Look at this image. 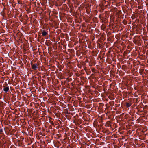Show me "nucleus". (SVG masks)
<instances>
[{"label": "nucleus", "mask_w": 148, "mask_h": 148, "mask_svg": "<svg viewBox=\"0 0 148 148\" xmlns=\"http://www.w3.org/2000/svg\"><path fill=\"white\" fill-rule=\"evenodd\" d=\"M102 117L99 118L97 122V130L101 134L102 132L101 127H102Z\"/></svg>", "instance_id": "nucleus-1"}, {"label": "nucleus", "mask_w": 148, "mask_h": 148, "mask_svg": "<svg viewBox=\"0 0 148 148\" xmlns=\"http://www.w3.org/2000/svg\"><path fill=\"white\" fill-rule=\"evenodd\" d=\"M102 88L103 89L104 93L102 92V98L105 97L106 96H107V89L106 86L102 85Z\"/></svg>", "instance_id": "nucleus-2"}, {"label": "nucleus", "mask_w": 148, "mask_h": 148, "mask_svg": "<svg viewBox=\"0 0 148 148\" xmlns=\"http://www.w3.org/2000/svg\"><path fill=\"white\" fill-rule=\"evenodd\" d=\"M97 71L98 72V73L99 74V78H98L99 80H98V82L99 83V84L100 83V85H101V76H102V74L101 73V69H98Z\"/></svg>", "instance_id": "nucleus-3"}, {"label": "nucleus", "mask_w": 148, "mask_h": 148, "mask_svg": "<svg viewBox=\"0 0 148 148\" xmlns=\"http://www.w3.org/2000/svg\"><path fill=\"white\" fill-rule=\"evenodd\" d=\"M108 69H106V68H102V77L108 73Z\"/></svg>", "instance_id": "nucleus-4"}, {"label": "nucleus", "mask_w": 148, "mask_h": 148, "mask_svg": "<svg viewBox=\"0 0 148 148\" xmlns=\"http://www.w3.org/2000/svg\"><path fill=\"white\" fill-rule=\"evenodd\" d=\"M116 14L118 15L119 17L120 16L121 17H122L123 16L124 14H123L121 10H117L116 12Z\"/></svg>", "instance_id": "nucleus-5"}, {"label": "nucleus", "mask_w": 148, "mask_h": 148, "mask_svg": "<svg viewBox=\"0 0 148 148\" xmlns=\"http://www.w3.org/2000/svg\"><path fill=\"white\" fill-rule=\"evenodd\" d=\"M31 67L32 69L34 70H36L38 68V65L36 64H31Z\"/></svg>", "instance_id": "nucleus-6"}, {"label": "nucleus", "mask_w": 148, "mask_h": 148, "mask_svg": "<svg viewBox=\"0 0 148 148\" xmlns=\"http://www.w3.org/2000/svg\"><path fill=\"white\" fill-rule=\"evenodd\" d=\"M47 32V31H46L45 30H43L42 32V35L43 36H45L48 34Z\"/></svg>", "instance_id": "nucleus-7"}, {"label": "nucleus", "mask_w": 148, "mask_h": 148, "mask_svg": "<svg viewBox=\"0 0 148 148\" xmlns=\"http://www.w3.org/2000/svg\"><path fill=\"white\" fill-rule=\"evenodd\" d=\"M102 40H105L106 39V34L104 32H102Z\"/></svg>", "instance_id": "nucleus-8"}, {"label": "nucleus", "mask_w": 148, "mask_h": 148, "mask_svg": "<svg viewBox=\"0 0 148 148\" xmlns=\"http://www.w3.org/2000/svg\"><path fill=\"white\" fill-rule=\"evenodd\" d=\"M9 89V87H8V86L6 87H4L3 89V90L5 92H7L8 91Z\"/></svg>", "instance_id": "nucleus-9"}, {"label": "nucleus", "mask_w": 148, "mask_h": 148, "mask_svg": "<svg viewBox=\"0 0 148 148\" xmlns=\"http://www.w3.org/2000/svg\"><path fill=\"white\" fill-rule=\"evenodd\" d=\"M132 105V103L130 102H126V106L127 108H129Z\"/></svg>", "instance_id": "nucleus-10"}, {"label": "nucleus", "mask_w": 148, "mask_h": 148, "mask_svg": "<svg viewBox=\"0 0 148 148\" xmlns=\"http://www.w3.org/2000/svg\"><path fill=\"white\" fill-rule=\"evenodd\" d=\"M138 10H136V11L135 12V13L136 14L135 15V18H137V17L138 16V15L140 13V12H139V13H138V11H137Z\"/></svg>", "instance_id": "nucleus-11"}, {"label": "nucleus", "mask_w": 148, "mask_h": 148, "mask_svg": "<svg viewBox=\"0 0 148 148\" xmlns=\"http://www.w3.org/2000/svg\"><path fill=\"white\" fill-rule=\"evenodd\" d=\"M104 110V109L102 107V120L103 119V116H105L106 115V114L105 113H107V114H108V112H103V111Z\"/></svg>", "instance_id": "nucleus-12"}, {"label": "nucleus", "mask_w": 148, "mask_h": 148, "mask_svg": "<svg viewBox=\"0 0 148 148\" xmlns=\"http://www.w3.org/2000/svg\"><path fill=\"white\" fill-rule=\"evenodd\" d=\"M6 13L4 11V10H3V11L1 12V15L3 16H4L6 14Z\"/></svg>", "instance_id": "nucleus-13"}, {"label": "nucleus", "mask_w": 148, "mask_h": 148, "mask_svg": "<svg viewBox=\"0 0 148 148\" xmlns=\"http://www.w3.org/2000/svg\"><path fill=\"white\" fill-rule=\"evenodd\" d=\"M86 11L88 14L91 15L92 13H91L90 10H86Z\"/></svg>", "instance_id": "nucleus-14"}, {"label": "nucleus", "mask_w": 148, "mask_h": 148, "mask_svg": "<svg viewBox=\"0 0 148 148\" xmlns=\"http://www.w3.org/2000/svg\"><path fill=\"white\" fill-rule=\"evenodd\" d=\"M105 113L106 114V115L105 116H103V119H106L108 117L107 113Z\"/></svg>", "instance_id": "nucleus-15"}, {"label": "nucleus", "mask_w": 148, "mask_h": 148, "mask_svg": "<svg viewBox=\"0 0 148 148\" xmlns=\"http://www.w3.org/2000/svg\"><path fill=\"white\" fill-rule=\"evenodd\" d=\"M100 59L101 61V60L102 59V58H101V54H99L98 56V59Z\"/></svg>", "instance_id": "nucleus-16"}, {"label": "nucleus", "mask_w": 148, "mask_h": 148, "mask_svg": "<svg viewBox=\"0 0 148 148\" xmlns=\"http://www.w3.org/2000/svg\"><path fill=\"white\" fill-rule=\"evenodd\" d=\"M102 30H104V29L106 28V27H105V25L104 24H102Z\"/></svg>", "instance_id": "nucleus-17"}, {"label": "nucleus", "mask_w": 148, "mask_h": 148, "mask_svg": "<svg viewBox=\"0 0 148 148\" xmlns=\"http://www.w3.org/2000/svg\"><path fill=\"white\" fill-rule=\"evenodd\" d=\"M102 66L105 64V62H104V60L102 58Z\"/></svg>", "instance_id": "nucleus-18"}, {"label": "nucleus", "mask_w": 148, "mask_h": 148, "mask_svg": "<svg viewBox=\"0 0 148 148\" xmlns=\"http://www.w3.org/2000/svg\"><path fill=\"white\" fill-rule=\"evenodd\" d=\"M103 43L102 42V52H103L104 51V49L105 48H104L103 47L104 46H103Z\"/></svg>", "instance_id": "nucleus-19"}, {"label": "nucleus", "mask_w": 148, "mask_h": 148, "mask_svg": "<svg viewBox=\"0 0 148 148\" xmlns=\"http://www.w3.org/2000/svg\"><path fill=\"white\" fill-rule=\"evenodd\" d=\"M3 132V130L2 129H0V133H2Z\"/></svg>", "instance_id": "nucleus-20"}, {"label": "nucleus", "mask_w": 148, "mask_h": 148, "mask_svg": "<svg viewBox=\"0 0 148 148\" xmlns=\"http://www.w3.org/2000/svg\"><path fill=\"white\" fill-rule=\"evenodd\" d=\"M102 132H105V131L104 130H103V127H102Z\"/></svg>", "instance_id": "nucleus-21"}, {"label": "nucleus", "mask_w": 148, "mask_h": 148, "mask_svg": "<svg viewBox=\"0 0 148 148\" xmlns=\"http://www.w3.org/2000/svg\"><path fill=\"white\" fill-rule=\"evenodd\" d=\"M99 47L100 48H101V45L100 44H99Z\"/></svg>", "instance_id": "nucleus-22"}, {"label": "nucleus", "mask_w": 148, "mask_h": 148, "mask_svg": "<svg viewBox=\"0 0 148 148\" xmlns=\"http://www.w3.org/2000/svg\"><path fill=\"white\" fill-rule=\"evenodd\" d=\"M97 147L99 148V147H101L100 146V145H97Z\"/></svg>", "instance_id": "nucleus-23"}, {"label": "nucleus", "mask_w": 148, "mask_h": 148, "mask_svg": "<svg viewBox=\"0 0 148 148\" xmlns=\"http://www.w3.org/2000/svg\"><path fill=\"white\" fill-rule=\"evenodd\" d=\"M55 10V11H53V13H54L55 14H57L56 12V13H55V10Z\"/></svg>", "instance_id": "nucleus-24"}, {"label": "nucleus", "mask_w": 148, "mask_h": 148, "mask_svg": "<svg viewBox=\"0 0 148 148\" xmlns=\"http://www.w3.org/2000/svg\"><path fill=\"white\" fill-rule=\"evenodd\" d=\"M103 1H105V0H102V3L103 2Z\"/></svg>", "instance_id": "nucleus-25"}, {"label": "nucleus", "mask_w": 148, "mask_h": 148, "mask_svg": "<svg viewBox=\"0 0 148 148\" xmlns=\"http://www.w3.org/2000/svg\"><path fill=\"white\" fill-rule=\"evenodd\" d=\"M100 28L102 29V25L100 26Z\"/></svg>", "instance_id": "nucleus-26"}, {"label": "nucleus", "mask_w": 148, "mask_h": 148, "mask_svg": "<svg viewBox=\"0 0 148 148\" xmlns=\"http://www.w3.org/2000/svg\"><path fill=\"white\" fill-rule=\"evenodd\" d=\"M100 28L102 29V25L100 26Z\"/></svg>", "instance_id": "nucleus-27"}, {"label": "nucleus", "mask_w": 148, "mask_h": 148, "mask_svg": "<svg viewBox=\"0 0 148 148\" xmlns=\"http://www.w3.org/2000/svg\"><path fill=\"white\" fill-rule=\"evenodd\" d=\"M124 10H123V13H125V11H124Z\"/></svg>", "instance_id": "nucleus-28"}, {"label": "nucleus", "mask_w": 148, "mask_h": 148, "mask_svg": "<svg viewBox=\"0 0 148 148\" xmlns=\"http://www.w3.org/2000/svg\"><path fill=\"white\" fill-rule=\"evenodd\" d=\"M99 41H100V42H101V40H100V39H99Z\"/></svg>", "instance_id": "nucleus-29"}, {"label": "nucleus", "mask_w": 148, "mask_h": 148, "mask_svg": "<svg viewBox=\"0 0 148 148\" xmlns=\"http://www.w3.org/2000/svg\"><path fill=\"white\" fill-rule=\"evenodd\" d=\"M101 52H102V49L101 50V51H100V52L101 53Z\"/></svg>", "instance_id": "nucleus-30"}, {"label": "nucleus", "mask_w": 148, "mask_h": 148, "mask_svg": "<svg viewBox=\"0 0 148 148\" xmlns=\"http://www.w3.org/2000/svg\"><path fill=\"white\" fill-rule=\"evenodd\" d=\"M102 146H103V145L104 144H103L104 143H103V142H102Z\"/></svg>", "instance_id": "nucleus-31"}, {"label": "nucleus", "mask_w": 148, "mask_h": 148, "mask_svg": "<svg viewBox=\"0 0 148 148\" xmlns=\"http://www.w3.org/2000/svg\"><path fill=\"white\" fill-rule=\"evenodd\" d=\"M102 136H105V135H103V134H102Z\"/></svg>", "instance_id": "nucleus-32"}, {"label": "nucleus", "mask_w": 148, "mask_h": 148, "mask_svg": "<svg viewBox=\"0 0 148 148\" xmlns=\"http://www.w3.org/2000/svg\"><path fill=\"white\" fill-rule=\"evenodd\" d=\"M26 10V11H29V10Z\"/></svg>", "instance_id": "nucleus-33"}, {"label": "nucleus", "mask_w": 148, "mask_h": 148, "mask_svg": "<svg viewBox=\"0 0 148 148\" xmlns=\"http://www.w3.org/2000/svg\"><path fill=\"white\" fill-rule=\"evenodd\" d=\"M107 122L108 123H110V122H109L108 121V122Z\"/></svg>", "instance_id": "nucleus-34"}, {"label": "nucleus", "mask_w": 148, "mask_h": 148, "mask_svg": "<svg viewBox=\"0 0 148 148\" xmlns=\"http://www.w3.org/2000/svg\"><path fill=\"white\" fill-rule=\"evenodd\" d=\"M103 106H104V104H103L102 103V107L103 106Z\"/></svg>", "instance_id": "nucleus-35"}, {"label": "nucleus", "mask_w": 148, "mask_h": 148, "mask_svg": "<svg viewBox=\"0 0 148 148\" xmlns=\"http://www.w3.org/2000/svg\"><path fill=\"white\" fill-rule=\"evenodd\" d=\"M102 7H103V6H104V5H103V4H102ZM103 8V7H102V8Z\"/></svg>", "instance_id": "nucleus-36"}, {"label": "nucleus", "mask_w": 148, "mask_h": 148, "mask_svg": "<svg viewBox=\"0 0 148 148\" xmlns=\"http://www.w3.org/2000/svg\"><path fill=\"white\" fill-rule=\"evenodd\" d=\"M140 73H141V72H140Z\"/></svg>", "instance_id": "nucleus-37"}, {"label": "nucleus", "mask_w": 148, "mask_h": 148, "mask_svg": "<svg viewBox=\"0 0 148 148\" xmlns=\"http://www.w3.org/2000/svg\"><path fill=\"white\" fill-rule=\"evenodd\" d=\"M99 17L101 18V15H100L99 16Z\"/></svg>", "instance_id": "nucleus-38"}, {"label": "nucleus", "mask_w": 148, "mask_h": 148, "mask_svg": "<svg viewBox=\"0 0 148 148\" xmlns=\"http://www.w3.org/2000/svg\"><path fill=\"white\" fill-rule=\"evenodd\" d=\"M102 100H104V99H103V98H102Z\"/></svg>", "instance_id": "nucleus-39"}, {"label": "nucleus", "mask_w": 148, "mask_h": 148, "mask_svg": "<svg viewBox=\"0 0 148 148\" xmlns=\"http://www.w3.org/2000/svg\"><path fill=\"white\" fill-rule=\"evenodd\" d=\"M103 121H102V122L103 123ZM102 124H103V123H102ZM103 124H102V126H103Z\"/></svg>", "instance_id": "nucleus-40"}, {"label": "nucleus", "mask_w": 148, "mask_h": 148, "mask_svg": "<svg viewBox=\"0 0 148 148\" xmlns=\"http://www.w3.org/2000/svg\"><path fill=\"white\" fill-rule=\"evenodd\" d=\"M9 12H7V13L8 14V13H9Z\"/></svg>", "instance_id": "nucleus-41"}, {"label": "nucleus", "mask_w": 148, "mask_h": 148, "mask_svg": "<svg viewBox=\"0 0 148 148\" xmlns=\"http://www.w3.org/2000/svg\"><path fill=\"white\" fill-rule=\"evenodd\" d=\"M101 10H100V11H101Z\"/></svg>", "instance_id": "nucleus-42"}, {"label": "nucleus", "mask_w": 148, "mask_h": 148, "mask_svg": "<svg viewBox=\"0 0 148 148\" xmlns=\"http://www.w3.org/2000/svg\"><path fill=\"white\" fill-rule=\"evenodd\" d=\"M71 10V11H72V10Z\"/></svg>", "instance_id": "nucleus-43"}, {"label": "nucleus", "mask_w": 148, "mask_h": 148, "mask_svg": "<svg viewBox=\"0 0 148 148\" xmlns=\"http://www.w3.org/2000/svg\"><path fill=\"white\" fill-rule=\"evenodd\" d=\"M71 10V11H72V10Z\"/></svg>", "instance_id": "nucleus-44"}, {"label": "nucleus", "mask_w": 148, "mask_h": 148, "mask_svg": "<svg viewBox=\"0 0 148 148\" xmlns=\"http://www.w3.org/2000/svg\"><path fill=\"white\" fill-rule=\"evenodd\" d=\"M103 148H106V147H103Z\"/></svg>", "instance_id": "nucleus-45"}]
</instances>
